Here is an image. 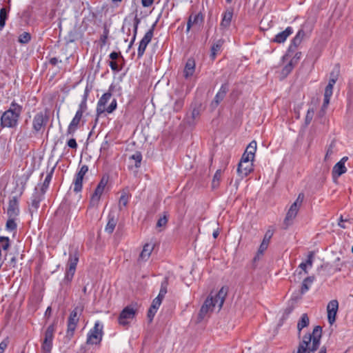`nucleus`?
<instances>
[{"instance_id":"nucleus-33","label":"nucleus","mask_w":353,"mask_h":353,"mask_svg":"<svg viewBox=\"0 0 353 353\" xmlns=\"http://www.w3.org/2000/svg\"><path fill=\"white\" fill-rule=\"evenodd\" d=\"M221 175H222V170H216V172H215V174L214 175L212 181V186L213 188H216L219 186V182H220V180L221 178Z\"/></svg>"},{"instance_id":"nucleus-42","label":"nucleus","mask_w":353,"mask_h":353,"mask_svg":"<svg viewBox=\"0 0 353 353\" xmlns=\"http://www.w3.org/2000/svg\"><path fill=\"white\" fill-rule=\"evenodd\" d=\"M30 40V34L26 32H23L19 37V41L21 43H27Z\"/></svg>"},{"instance_id":"nucleus-30","label":"nucleus","mask_w":353,"mask_h":353,"mask_svg":"<svg viewBox=\"0 0 353 353\" xmlns=\"http://www.w3.org/2000/svg\"><path fill=\"white\" fill-rule=\"evenodd\" d=\"M313 263V253L310 252L308 254L307 260L305 263H301L299 265L300 268H301L305 273H307L306 269L307 268H311Z\"/></svg>"},{"instance_id":"nucleus-28","label":"nucleus","mask_w":353,"mask_h":353,"mask_svg":"<svg viewBox=\"0 0 353 353\" xmlns=\"http://www.w3.org/2000/svg\"><path fill=\"white\" fill-rule=\"evenodd\" d=\"M223 42L224 41L223 39H219L212 46L210 57L212 59H215L216 54L221 50Z\"/></svg>"},{"instance_id":"nucleus-58","label":"nucleus","mask_w":353,"mask_h":353,"mask_svg":"<svg viewBox=\"0 0 353 353\" xmlns=\"http://www.w3.org/2000/svg\"><path fill=\"white\" fill-rule=\"evenodd\" d=\"M51 177H52V176H51V174H48V175L46 176V179H45V181H44V183H43V186H45V187H46V188L48 186V184H49V183H50V181L51 180Z\"/></svg>"},{"instance_id":"nucleus-27","label":"nucleus","mask_w":353,"mask_h":353,"mask_svg":"<svg viewBox=\"0 0 353 353\" xmlns=\"http://www.w3.org/2000/svg\"><path fill=\"white\" fill-rule=\"evenodd\" d=\"M81 312V310L80 308L75 307L70 315L68 323L77 325Z\"/></svg>"},{"instance_id":"nucleus-35","label":"nucleus","mask_w":353,"mask_h":353,"mask_svg":"<svg viewBox=\"0 0 353 353\" xmlns=\"http://www.w3.org/2000/svg\"><path fill=\"white\" fill-rule=\"evenodd\" d=\"M130 160L134 161V166L139 168L142 159V157L140 152H137L130 157Z\"/></svg>"},{"instance_id":"nucleus-17","label":"nucleus","mask_w":353,"mask_h":353,"mask_svg":"<svg viewBox=\"0 0 353 353\" xmlns=\"http://www.w3.org/2000/svg\"><path fill=\"white\" fill-rule=\"evenodd\" d=\"M117 223V217L114 211H110L108 214V221L105 228V231L109 234L113 232Z\"/></svg>"},{"instance_id":"nucleus-2","label":"nucleus","mask_w":353,"mask_h":353,"mask_svg":"<svg viewBox=\"0 0 353 353\" xmlns=\"http://www.w3.org/2000/svg\"><path fill=\"white\" fill-rule=\"evenodd\" d=\"M321 337V327L316 326L312 334L305 335L299 343L296 353H311L317 350Z\"/></svg>"},{"instance_id":"nucleus-8","label":"nucleus","mask_w":353,"mask_h":353,"mask_svg":"<svg viewBox=\"0 0 353 353\" xmlns=\"http://www.w3.org/2000/svg\"><path fill=\"white\" fill-rule=\"evenodd\" d=\"M103 336V325L99 322H96L92 330L88 334L87 343L90 344L99 343Z\"/></svg>"},{"instance_id":"nucleus-64","label":"nucleus","mask_w":353,"mask_h":353,"mask_svg":"<svg viewBox=\"0 0 353 353\" xmlns=\"http://www.w3.org/2000/svg\"><path fill=\"white\" fill-rule=\"evenodd\" d=\"M319 353H326L325 347H321Z\"/></svg>"},{"instance_id":"nucleus-40","label":"nucleus","mask_w":353,"mask_h":353,"mask_svg":"<svg viewBox=\"0 0 353 353\" xmlns=\"http://www.w3.org/2000/svg\"><path fill=\"white\" fill-rule=\"evenodd\" d=\"M6 10L5 8H1L0 10V28H3L5 26V22L6 19Z\"/></svg>"},{"instance_id":"nucleus-32","label":"nucleus","mask_w":353,"mask_h":353,"mask_svg":"<svg viewBox=\"0 0 353 353\" xmlns=\"http://www.w3.org/2000/svg\"><path fill=\"white\" fill-rule=\"evenodd\" d=\"M129 201V195L126 192H123L119 201V208L120 210H122L123 208H125Z\"/></svg>"},{"instance_id":"nucleus-11","label":"nucleus","mask_w":353,"mask_h":353,"mask_svg":"<svg viewBox=\"0 0 353 353\" xmlns=\"http://www.w3.org/2000/svg\"><path fill=\"white\" fill-rule=\"evenodd\" d=\"M84 105L81 104L80 109L76 112V114L74 117L72 119V121L70 122V125H68V130H67V134L68 135H72L74 132L78 128V125L79 124V122L81 119L82 115H83V106Z\"/></svg>"},{"instance_id":"nucleus-12","label":"nucleus","mask_w":353,"mask_h":353,"mask_svg":"<svg viewBox=\"0 0 353 353\" xmlns=\"http://www.w3.org/2000/svg\"><path fill=\"white\" fill-rule=\"evenodd\" d=\"M154 246V243L152 241L145 243L139 256L138 262L142 263L147 261L150 259Z\"/></svg>"},{"instance_id":"nucleus-48","label":"nucleus","mask_w":353,"mask_h":353,"mask_svg":"<svg viewBox=\"0 0 353 353\" xmlns=\"http://www.w3.org/2000/svg\"><path fill=\"white\" fill-rule=\"evenodd\" d=\"M168 222V218L165 214H164L162 217H160L157 223V228H161L165 226Z\"/></svg>"},{"instance_id":"nucleus-47","label":"nucleus","mask_w":353,"mask_h":353,"mask_svg":"<svg viewBox=\"0 0 353 353\" xmlns=\"http://www.w3.org/2000/svg\"><path fill=\"white\" fill-rule=\"evenodd\" d=\"M273 233H274L273 230H268L265 232V235H264V237H263V239L262 242L265 243H267V244H269L271 238H272V236H273Z\"/></svg>"},{"instance_id":"nucleus-55","label":"nucleus","mask_w":353,"mask_h":353,"mask_svg":"<svg viewBox=\"0 0 353 353\" xmlns=\"http://www.w3.org/2000/svg\"><path fill=\"white\" fill-rule=\"evenodd\" d=\"M8 343L3 341L0 343V353H3L6 348L7 347Z\"/></svg>"},{"instance_id":"nucleus-36","label":"nucleus","mask_w":353,"mask_h":353,"mask_svg":"<svg viewBox=\"0 0 353 353\" xmlns=\"http://www.w3.org/2000/svg\"><path fill=\"white\" fill-rule=\"evenodd\" d=\"M296 64L290 59L284 66L282 73L284 76H287L293 69Z\"/></svg>"},{"instance_id":"nucleus-61","label":"nucleus","mask_w":353,"mask_h":353,"mask_svg":"<svg viewBox=\"0 0 353 353\" xmlns=\"http://www.w3.org/2000/svg\"><path fill=\"white\" fill-rule=\"evenodd\" d=\"M199 115V111L197 109H194L192 112V116L194 119L196 118Z\"/></svg>"},{"instance_id":"nucleus-50","label":"nucleus","mask_w":353,"mask_h":353,"mask_svg":"<svg viewBox=\"0 0 353 353\" xmlns=\"http://www.w3.org/2000/svg\"><path fill=\"white\" fill-rule=\"evenodd\" d=\"M269 244L262 242L259 246L256 257H259V255H262L263 252L267 250Z\"/></svg>"},{"instance_id":"nucleus-16","label":"nucleus","mask_w":353,"mask_h":353,"mask_svg":"<svg viewBox=\"0 0 353 353\" xmlns=\"http://www.w3.org/2000/svg\"><path fill=\"white\" fill-rule=\"evenodd\" d=\"M48 120L47 113L39 112L37 114L33 120V127L34 130L39 131L41 128L46 124Z\"/></svg>"},{"instance_id":"nucleus-46","label":"nucleus","mask_w":353,"mask_h":353,"mask_svg":"<svg viewBox=\"0 0 353 353\" xmlns=\"http://www.w3.org/2000/svg\"><path fill=\"white\" fill-rule=\"evenodd\" d=\"M0 243L1 244V247L3 250H6L10 246L9 244V239L8 237H0Z\"/></svg>"},{"instance_id":"nucleus-20","label":"nucleus","mask_w":353,"mask_h":353,"mask_svg":"<svg viewBox=\"0 0 353 353\" xmlns=\"http://www.w3.org/2000/svg\"><path fill=\"white\" fill-rule=\"evenodd\" d=\"M227 91L228 85L226 84L222 85L219 91L216 94L214 101L212 102V106L214 108L217 107L219 103L224 99Z\"/></svg>"},{"instance_id":"nucleus-45","label":"nucleus","mask_w":353,"mask_h":353,"mask_svg":"<svg viewBox=\"0 0 353 353\" xmlns=\"http://www.w3.org/2000/svg\"><path fill=\"white\" fill-rule=\"evenodd\" d=\"M254 158L253 157L250 156L249 154H248L245 152L241 157V160L240 162L241 163H252V161H254Z\"/></svg>"},{"instance_id":"nucleus-3","label":"nucleus","mask_w":353,"mask_h":353,"mask_svg":"<svg viewBox=\"0 0 353 353\" xmlns=\"http://www.w3.org/2000/svg\"><path fill=\"white\" fill-rule=\"evenodd\" d=\"M21 112V105L12 103L10 108L3 112L1 118V125L3 128H14Z\"/></svg>"},{"instance_id":"nucleus-1","label":"nucleus","mask_w":353,"mask_h":353,"mask_svg":"<svg viewBox=\"0 0 353 353\" xmlns=\"http://www.w3.org/2000/svg\"><path fill=\"white\" fill-rule=\"evenodd\" d=\"M228 294V288L222 287L215 295L212 294L206 299L199 312V319H203L212 312L219 311Z\"/></svg>"},{"instance_id":"nucleus-24","label":"nucleus","mask_w":353,"mask_h":353,"mask_svg":"<svg viewBox=\"0 0 353 353\" xmlns=\"http://www.w3.org/2000/svg\"><path fill=\"white\" fill-rule=\"evenodd\" d=\"M292 33V30L290 27L287 28L284 31L276 35L274 41L276 43H283L286 39Z\"/></svg>"},{"instance_id":"nucleus-60","label":"nucleus","mask_w":353,"mask_h":353,"mask_svg":"<svg viewBox=\"0 0 353 353\" xmlns=\"http://www.w3.org/2000/svg\"><path fill=\"white\" fill-rule=\"evenodd\" d=\"M336 80L332 79V78H330V80H329V82H328V84L327 85V87H330V88H333L334 85L336 83Z\"/></svg>"},{"instance_id":"nucleus-59","label":"nucleus","mask_w":353,"mask_h":353,"mask_svg":"<svg viewBox=\"0 0 353 353\" xmlns=\"http://www.w3.org/2000/svg\"><path fill=\"white\" fill-rule=\"evenodd\" d=\"M338 77H339V70H338L336 72H332L330 74V78H332V79H334L336 81L337 80Z\"/></svg>"},{"instance_id":"nucleus-57","label":"nucleus","mask_w":353,"mask_h":353,"mask_svg":"<svg viewBox=\"0 0 353 353\" xmlns=\"http://www.w3.org/2000/svg\"><path fill=\"white\" fill-rule=\"evenodd\" d=\"M110 66L112 70H118V65L116 61H111L110 62Z\"/></svg>"},{"instance_id":"nucleus-49","label":"nucleus","mask_w":353,"mask_h":353,"mask_svg":"<svg viewBox=\"0 0 353 353\" xmlns=\"http://www.w3.org/2000/svg\"><path fill=\"white\" fill-rule=\"evenodd\" d=\"M333 154H334V150H333L332 145H330L326 151V153H325V155L324 157V161H330Z\"/></svg>"},{"instance_id":"nucleus-22","label":"nucleus","mask_w":353,"mask_h":353,"mask_svg":"<svg viewBox=\"0 0 353 353\" xmlns=\"http://www.w3.org/2000/svg\"><path fill=\"white\" fill-rule=\"evenodd\" d=\"M195 70V62L192 59H188L183 70V76L185 79L192 77Z\"/></svg>"},{"instance_id":"nucleus-10","label":"nucleus","mask_w":353,"mask_h":353,"mask_svg":"<svg viewBox=\"0 0 353 353\" xmlns=\"http://www.w3.org/2000/svg\"><path fill=\"white\" fill-rule=\"evenodd\" d=\"M78 261L79 256L77 253L70 255L65 277V280H67L68 281L72 280L74 274Z\"/></svg>"},{"instance_id":"nucleus-62","label":"nucleus","mask_w":353,"mask_h":353,"mask_svg":"<svg viewBox=\"0 0 353 353\" xmlns=\"http://www.w3.org/2000/svg\"><path fill=\"white\" fill-rule=\"evenodd\" d=\"M119 56V53L117 52H112L110 54V58L114 61V59H116Z\"/></svg>"},{"instance_id":"nucleus-51","label":"nucleus","mask_w":353,"mask_h":353,"mask_svg":"<svg viewBox=\"0 0 353 353\" xmlns=\"http://www.w3.org/2000/svg\"><path fill=\"white\" fill-rule=\"evenodd\" d=\"M41 200V198L40 196H36L35 198H34L32 199V203H31L32 208H34L35 210H37Z\"/></svg>"},{"instance_id":"nucleus-53","label":"nucleus","mask_w":353,"mask_h":353,"mask_svg":"<svg viewBox=\"0 0 353 353\" xmlns=\"http://www.w3.org/2000/svg\"><path fill=\"white\" fill-rule=\"evenodd\" d=\"M68 145L71 148H76L77 147L76 140L74 139H70L68 141Z\"/></svg>"},{"instance_id":"nucleus-37","label":"nucleus","mask_w":353,"mask_h":353,"mask_svg":"<svg viewBox=\"0 0 353 353\" xmlns=\"http://www.w3.org/2000/svg\"><path fill=\"white\" fill-rule=\"evenodd\" d=\"M304 37L305 32L303 30H299L293 39V44L296 46H299L303 39Z\"/></svg>"},{"instance_id":"nucleus-7","label":"nucleus","mask_w":353,"mask_h":353,"mask_svg":"<svg viewBox=\"0 0 353 353\" xmlns=\"http://www.w3.org/2000/svg\"><path fill=\"white\" fill-rule=\"evenodd\" d=\"M137 310L132 306L125 307L121 312L118 322L121 325H127L134 318Z\"/></svg>"},{"instance_id":"nucleus-29","label":"nucleus","mask_w":353,"mask_h":353,"mask_svg":"<svg viewBox=\"0 0 353 353\" xmlns=\"http://www.w3.org/2000/svg\"><path fill=\"white\" fill-rule=\"evenodd\" d=\"M309 324V318L306 314H303L301 316V320L299 321L297 324V329L300 332L301 330L305 327H307Z\"/></svg>"},{"instance_id":"nucleus-14","label":"nucleus","mask_w":353,"mask_h":353,"mask_svg":"<svg viewBox=\"0 0 353 353\" xmlns=\"http://www.w3.org/2000/svg\"><path fill=\"white\" fill-rule=\"evenodd\" d=\"M88 171V167L87 165H83L78 173L76 175L74 181V191L79 192L82 189V183L83 179L85 176V174Z\"/></svg>"},{"instance_id":"nucleus-39","label":"nucleus","mask_w":353,"mask_h":353,"mask_svg":"<svg viewBox=\"0 0 353 353\" xmlns=\"http://www.w3.org/2000/svg\"><path fill=\"white\" fill-rule=\"evenodd\" d=\"M152 37H153V30H152V29H150L145 33V34L144 35V37H143V39H141V41L143 42V43H145L146 45H148L150 42Z\"/></svg>"},{"instance_id":"nucleus-4","label":"nucleus","mask_w":353,"mask_h":353,"mask_svg":"<svg viewBox=\"0 0 353 353\" xmlns=\"http://www.w3.org/2000/svg\"><path fill=\"white\" fill-rule=\"evenodd\" d=\"M117 103L115 99H112V94L106 92L102 95L98 101L97 112L100 115L105 112L112 113L117 108Z\"/></svg>"},{"instance_id":"nucleus-63","label":"nucleus","mask_w":353,"mask_h":353,"mask_svg":"<svg viewBox=\"0 0 353 353\" xmlns=\"http://www.w3.org/2000/svg\"><path fill=\"white\" fill-rule=\"evenodd\" d=\"M212 235H213V237H214V239H216V238L218 236V235H219V230H215V231L213 232V234H212Z\"/></svg>"},{"instance_id":"nucleus-44","label":"nucleus","mask_w":353,"mask_h":353,"mask_svg":"<svg viewBox=\"0 0 353 353\" xmlns=\"http://www.w3.org/2000/svg\"><path fill=\"white\" fill-rule=\"evenodd\" d=\"M314 110L313 108H310L307 112V114H306V117H305V123L307 125L309 124L311 121L312 120V118L314 117Z\"/></svg>"},{"instance_id":"nucleus-19","label":"nucleus","mask_w":353,"mask_h":353,"mask_svg":"<svg viewBox=\"0 0 353 353\" xmlns=\"http://www.w3.org/2000/svg\"><path fill=\"white\" fill-rule=\"evenodd\" d=\"M8 215L10 218H16L19 214L18 201L16 198H13L9 202Z\"/></svg>"},{"instance_id":"nucleus-52","label":"nucleus","mask_w":353,"mask_h":353,"mask_svg":"<svg viewBox=\"0 0 353 353\" xmlns=\"http://www.w3.org/2000/svg\"><path fill=\"white\" fill-rule=\"evenodd\" d=\"M147 46L148 45H146L145 43H143V42L140 41L139 46L138 48V56L139 57H141L143 54Z\"/></svg>"},{"instance_id":"nucleus-26","label":"nucleus","mask_w":353,"mask_h":353,"mask_svg":"<svg viewBox=\"0 0 353 353\" xmlns=\"http://www.w3.org/2000/svg\"><path fill=\"white\" fill-rule=\"evenodd\" d=\"M333 93V88L330 87H325V92H324V99H323V103L322 105V111L324 112L326 109L327 106L328 105L330 100V97H332Z\"/></svg>"},{"instance_id":"nucleus-23","label":"nucleus","mask_w":353,"mask_h":353,"mask_svg":"<svg viewBox=\"0 0 353 353\" xmlns=\"http://www.w3.org/2000/svg\"><path fill=\"white\" fill-rule=\"evenodd\" d=\"M161 303L159 301V299H154L152 303L151 307L149 309L148 313V317L149 319L150 322H151L159 309V306L161 305Z\"/></svg>"},{"instance_id":"nucleus-54","label":"nucleus","mask_w":353,"mask_h":353,"mask_svg":"<svg viewBox=\"0 0 353 353\" xmlns=\"http://www.w3.org/2000/svg\"><path fill=\"white\" fill-rule=\"evenodd\" d=\"M301 52H297L296 53V54L294 56V57H292L291 59V60L296 65L299 60L301 58Z\"/></svg>"},{"instance_id":"nucleus-56","label":"nucleus","mask_w":353,"mask_h":353,"mask_svg":"<svg viewBox=\"0 0 353 353\" xmlns=\"http://www.w3.org/2000/svg\"><path fill=\"white\" fill-rule=\"evenodd\" d=\"M154 0H141L142 5L144 7H149L153 3Z\"/></svg>"},{"instance_id":"nucleus-31","label":"nucleus","mask_w":353,"mask_h":353,"mask_svg":"<svg viewBox=\"0 0 353 353\" xmlns=\"http://www.w3.org/2000/svg\"><path fill=\"white\" fill-rule=\"evenodd\" d=\"M256 151V142L255 141H252L247 146L245 152L246 153L249 154L250 156H252L254 158Z\"/></svg>"},{"instance_id":"nucleus-25","label":"nucleus","mask_w":353,"mask_h":353,"mask_svg":"<svg viewBox=\"0 0 353 353\" xmlns=\"http://www.w3.org/2000/svg\"><path fill=\"white\" fill-rule=\"evenodd\" d=\"M233 13L231 10H227L223 17L221 23V27L223 29L228 28L231 23L232 19Z\"/></svg>"},{"instance_id":"nucleus-9","label":"nucleus","mask_w":353,"mask_h":353,"mask_svg":"<svg viewBox=\"0 0 353 353\" xmlns=\"http://www.w3.org/2000/svg\"><path fill=\"white\" fill-rule=\"evenodd\" d=\"M108 177L103 176L98 184L94 192L92 195L90 199V204L92 206L97 205L100 200L101 195L103 194L104 190L108 184Z\"/></svg>"},{"instance_id":"nucleus-15","label":"nucleus","mask_w":353,"mask_h":353,"mask_svg":"<svg viewBox=\"0 0 353 353\" xmlns=\"http://www.w3.org/2000/svg\"><path fill=\"white\" fill-rule=\"evenodd\" d=\"M347 157H343L340 161L335 164L332 169V176L334 179H337L343 174L347 172V168L345 166V162L347 161Z\"/></svg>"},{"instance_id":"nucleus-6","label":"nucleus","mask_w":353,"mask_h":353,"mask_svg":"<svg viewBox=\"0 0 353 353\" xmlns=\"http://www.w3.org/2000/svg\"><path fill=\"white\" fill-rule=\"evenodd\" d=\"M54 331L55 328L54 324L50 325L46 329L45 337L41 345L43 353H50Z\"/></svg>"},{"instance_id":"nucleus-38","label":"nucleus","mask_w":353,"mask_h":353,"mask_svg":"<svg viewBox=\"0 0 353 353\" xmlns=\"http://www.w3.org/2000/svg\"><path fill=\"white\" fill-rule=\"evenodd\" d=\"M166 293H167V285L165 283H162L159 293L155 299H159V301L161 303L162 300L163 299Z\"/></svg>"},{"instance_id":"nucleus-13","label":"nucleus","mask_w":353,"mask_h":353,"mask_svg":"<svg viewBox=\"0 0 353 353\" xmlns=\"http://www.w3.org/2000/svg\"><path fill=\"white\" fill-rule=\"evenodd\" d=\"M339 309V302L337 300L330 301L327 305V320L330 324H332L336 320V313Z\"/></svg>"},{"instance_id":"nucleus-34","label":"nucleus","mask_w":353,"mask_h":353,"mask_svg":"<svg viewBox=\"0 0 353 353\" xmlns=\"http://www.w3.org/2000/svg\"><path fill=\"white\" fill-rule=\"evenodd\" d=\"M314 279L312 277H307L303 280L301 287V292L304 293L308 290L310 285L313 282Z\"/></svg>"},{"instance_id":"nucleus-43","label":"nucleus","mask_w":353,"mask_h":353,"mask_svg":"<svg viewBox=\"0 0 353 353\" xmlns=\"http://www.w3.org/2000/svg\"><path fill=\"white\" fill-rule=\"evenodd\" d=\"M14 219H15V218H10L9 217V219L6 223V229L8 230H13L16 228L17 225L14 222Z\"/></svg>"},{"instance_id":"nucleus-18","label":"nucleus","mask_w":353,"mask_h":353,"mask_svg":"<svg viewBox=\"0 0 353 353\" xmlns=\"http://www.w3.org/2000/svg\"><path fill=\"white\" fill-rule=\"evenodd\" d=\"M253 170L252 163H239L237 172L242 178L248 176Z\"/></svg>"},{"instance_id":"nucleus-5","label":"nucleus","mask_w":353,"mask_h":353,"mask_svg":"<svg viewBox=\"0 0 353 353\" xmlns=\"http://www.w3.org/2000/svg\"><path fill=\"white\" fill-rule=\"evenodd\" d=\"M303 199L304 194L303 193H300L295 201L290 205L284 219V225L286 226V228L292 225L294 219L296 218L298 214L301 206L302 205Z\"/></svg>"},{"instance_id":"nucleus-21","label":"nucleus","mask_w":353,"mask_h":353,"mask_svg":"<svg viewBox=\"0 0 353 353\" xmlns=\"http://www.w3.org/2000/svg\"><path fill=\"white\" fill-rule=\"evenodd\" d=\"M203 16L200 13H198L195 15H190L187 23L186 32H188L191 27L194 25H201L203 22Z\"/></svg>"},{"instance_id":"nucleus-41","label":"nucleus","mask_w":353,"mask_h":353,"mask_svg":"<svg viewBox=\"0 0 353 353\" xmlns=\"http://www.w3.org/2000/svg\"><path fill=\"white\" fill-rule=\"evenodd\" d=\"M77 325L73 324L68 323V330L66 333V336L70 339L73 335L74 330H76Z\"/></svg>"}]
</instances>
